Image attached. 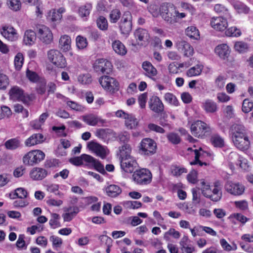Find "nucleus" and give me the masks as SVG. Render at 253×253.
<instances>
[{
    "label": "nucleus",
    "instance_id": "c756f323",
    "mask_svg": "<svg viewBox=\"0 0 253 253\" xmlns=\"http://www.w3.org/2000/svg\"><path fill=\"white\" fill-rule=\"evenodd\" d=\"M232 137H235L236 135L240 136L247 134V130L245 126L240 124L233 125L231 127Z\"/></svg>",
    "mask_w": 253,
    "mask_h": 253
},
{
    "label": "nucleus",
    "instance_id": "e2e57ef3",
    "mask_svg": "<svg viewBox=\"0 0 253 253\" xmlns=\"http://www.w3.org/2000/svg\"><path fill=\"white\" fill-rule=\"evenodd\" d=\"M76 42L77 46L79 49L85 48L87 44L86 39L80 36L77 37Z\"/></svg>",
    "mask_w": 253,
    "mask_h": 253
},
{
    "label": "nucleus",
    "instance_id": "a19ab883",
    "mask_svg": "<svg viewBox=\"0 0 253 253\" xmlns=\"http://www.w3.org/2000/svg\"><path fill=\"white\" fill-rule=\"evenodd\" d=\"M59 161L56 159L47 160L44 164V168L46 169H54L59 167Z\"/></svg>",
    "mask_w": 253,
    "mask_h": 253
},
{
    "label": "nucleus",
    "instance_id": "cd10ccee",
    "mask_svg": "<svg viewBox=\"0 0 253 253\" xmlns=\"http://www.w3.org/2000/svg\"><path fill=\"white\" fill-rule=\"evenodd\" d=\"M66 213L63 214L62 217L65 221H71L79 212V209L77 207H71L68 208Z\"/></svg>",
    "mask_w": 253,
    "mask_h": 253
},
{
    "label": "nucleus",
    "instance_id": "f704fd0d",
    "mask_svg": "<svg viewBox=\"0 0 253 253\" xmlns=\"http://www.w3.org/2000/svg\"><path fill=\"white\" fill-rule=\"evenodd\" d=\"M4 145L7 149L15 150L20 146V141L17 138H12L7 140Z\"/></svg>",
    "mask_w": 253,
    "mask_h": 253
},
{
    "label": "nucleus",
    "instance_id": "e433bc0d",
    "mask_svg": "<svg viewBox=\"0 0 253 253\" xmlns=\"http://www.w3.org/2000/svg\"><path fill=\"white\" fill-rule=\"evenodd\" d=\"M109 17L111 23H116L121 17V12L119 9H114L110 11Z\"/></svg>",
    "mask_w": 253,
    "mask_h": 253
},
{
    "label": "nucleus",
    "instance_id": "2f4dec72",
    "mask_svg": "<svg viewBox=\"0 0 253 253\" xmlns=\"http://www.w3.org/2000/svg\"><path fill=\"white\" fill-rule=\"evenodd\" d=\"M134 35L136 40L139 41L147 42L149 39L148 31L144 29L139 28L135 30Z\"/></svg>",
    "mask_w": 253,
    "mask_h": 253
},
{
    "label": "nucleus",
    "instance_id": "864d4df0",
    "mask_svg": "<svg viewBox=\"0 0 253 253\" xmlns=\"http://www.w3.org/2000/svg\"><path fill=\"white\" fill-rule=\"evenodd\" d=\"M59 215L56 213H51V218L49 220V224L53 228L60 226V223L58 221Z\"/></svg>",
    "mask_w": 253,
    "mask_h": 253
},
{
    "label": "nucleus",
    "instance_id": "1a4fd4ad",
    "mask_svg": "<svg viewBox=\"0 0 253 253\" xmlns=\"http://www.w3.org/2000/svg\"><path fill=\"white\" fill-rule=\"evenodd\" d=\"M47 56L48 59L57 67L63 68L66 66L65 58L58 50H50L47 53Z\"/></svg>",
    "mask_w": 253,
    "mask_h": 253
},
{
    "label": "nucleus",
    "instance_id": "5701e85b",
    "mask_svg": "<svg viewBox=\"0 0 253 253\" xmlns=\"http://www.w3.org/2000/svg\"><path fill=\"white\" fill-rule=\"evenodd\" d=\"M44 141L43 136L41 133H35L27 139L25 142L26 146H32Z\"/></svg>",
    "mask_w": 253,
    "mask_h": 253
},
{
    "label": "nucleus",
    "instance_id": "58836bf2",
    "mask_svg": "<svg viewBox=\"0 0 253 253\" xmlns=\"http://www.w3.org/2000/svg\"><path fill=\"white\" fill-rule=\"evenodd\" d=\"M212 144L216 147L221 148L224 145L223 139L218 134H214L211 137Z\"/></svg>",
    "mask_w": 253,
    "mask_h": 253
},
{
    "label": "nucleus",
    "instance_id": "9d476101",
    "mask_svg": "<svg viewBox=\"0 0 253 253\" xmlns=\"http://www.w3.org/2000/svg\"><path fill=\"white\" fill-rule=\"evenodd\" d=\"M99 82L102 86L112 93L118 91L119 89V83L113 78L107 76H102Z\"/></svg>",
    "mask_w": 253,
    "mask_h": 253
},
{
    "label": "nucleus",
    "instance_id": "ea45409f",
    "mask_svg": "<svg viewBox=\"0 0 253 253\" xmlns=\"http://www.w3.org/2000/svg\"><path fill=\"white\" fill-rule=\"evenodd\" d=\"M204 107L207 112L214 113L217 110L216 104L211 100H207L204 104Z\"/></svg>",
    "mask_w": 253,
    "mask_h": 253
},
{
    "label": "nucleus",
    "instance_id": "6e6d98bb",
    "mask_svg": "<svg viewBox=\"0 0 253 253\" xmlns=\"http://www.w3.org/2000/svg\"><path fill=\"white\" fill-rule=\"evenodd\" d=\"M253 108V102L250 101L248 99H245L242 104V111L247 113L250 112Z\"/></svg>",
    "mask_w": 253,
    "mask_h": 253
},
{
    "label": "nucleus",
    "instance_id": "dca6fc26",
    "mask_svg": "<svg viewBox=\"0 0 253 253\" xmlns=\"http://www.w3.org/2000/svg\"><path fill=\"white\" fill-rule=\"evenodd\" d=\"M211 27L219 31H224L227 27V22L226 18L223 17H213L211 20Z\"/></svg>",
    "mask_w": 253,
    "mask_h": 253
},
{
    "label": "nucleus",
    "instance_id": "7ed1b4c3",
    "mask_svg": "<svg viewBox=\"0 0 253 253\" xmlns=\"http://www.w3.org/2000/svg\"><path fill=\"white\" fill-rule=\"evenodd\" d=\"M9 94L11 99L14 101H21L25 104L28 103L34 98L33 94H27L18 86H13L9 90Z\"/></svg>",
    "mask_w": 253,
    "mask_h": 253
},
{
    "label": "nucleus",
    "instance_id": "4be33fe9",
    "mask_svg": "<svg viewBox=\"0 0 253 253\" xmlns=\"http://www.w3.org/2000/svg\"><path fill=\"white\" fill-rule=\"evenodd\" d=\"M81 118L85 123L91 126H96L99 122L101 123L105 122L104 120L99 119L97 116L92 114L82 116Z\"/></svg>",
    "mask_w": 253,
    "mask_h": 253
},
{
    "label": "nucleus",
    "instance_id": "b1692460",
    "mask_svg": "<svg viewBox=\"0 0 253 253\" xmlns=\"http://www.w3.org/2000/svg\"><path fill=\"white\" fill-rule=\"evenodd\" d=\"M142 68L145 71V75L154 80L153 77L157 74V69L153 66V65L148 61H144L142 65Z\"/></svg>",
    "mask_w": 253,
    "mask_h": 253
},
{
    "label": "nucleus",
    "instance_id": "052dcab7",
    "mask_svg": "<svg viewBox=\"0 0 253 253\" xmlns=\"http://www.w3.org/2000/svg\"><path fill=\"white\" fill-rule=\"evenodd\" d=\"M195 153V160L194 161L191 162L190 164L191 165H195L197 164H199L200 166H202L203 165L207 166V164L205 162H202L200 160L199 158L201 155L200 153L199 150L195 149L194 150Z\"/></svg>",
    "mask_w": 253,
    "mask_h": 253
},
{
    "label": "nucleus",
    "instance_id": "20e7f679",
    "mask_svg": "<svg viewBox=\"0 0 253 253\" xmlns=\"http://www.w3.org/2000/svg\"><path fill=\"white\" fill-rule=\"evenodd\" d=\"M44 153L40 150H35L27 153L23 158V163L25 165L34 166L38 164L44 159Z\"/></svg>",
    "mask_w": 253,
    "mask_h": 253
},
{
    "label": "nucleus",
    "instance_id": "ddd939ff",
    "mask_svg": "<svg viewBox=\"0 0 253 253\" xmlns=\"http://www.w3.org/2000/svg\"><path fill=\"white\" fill-rule=\"evenodd\" d=\"M1 35L8 41L14 42L18 39L16 30L11 26H3L1 30Z\"/></svg>",
    "mask_w": 253,
    "mask_h": 253
},
{
    "label": "nucleus",
    "instance_id": "0e129e2a",
    "mask_svg": "<svg viewBox=\"0 0 253 253\" xmlns=\"http://www.w3.org/2000/svg\"><path fill=\"white\" fill-rule=\"evenodd\" d=\"M8 84V78L4 74H0V89L4 90L6 89Z\"/></svg>",
    "mask_w": 253,
    "mask_h": 253
},
{
    "label": "nucleus",
    "instance_id": "a878e982",
    "mask_svg": "<svg viewBox=\"0 0 253 253\" xmlns=\"http://www.w3.org/2000/svg\"><path fill=\"white\" fill-rule=\"evenodd\" d=\"M91 160H93L92 156L87 154H82L79 157L71 159L70 162L74 165L79 166L83 164V161L89 163Z\"/></svg>",
    "mask_w": 253,
    "mask_h": 253
},
{
    "label": "nucleus",
    "instance_id": "f257e3e1",
    "mask_svg": "<svg viewBox=\"0 0 253 253\" xmlns=\"http://www.w3.org/2000/svg\"><path fill=\"white\" fill-rule=\"evenodd\" d=\"M131 148L129 144H125L120 148L121 167L126 172H134L137 167L135 159L130 156Z\"/></svg>",
    "mask_w": 253,
    "mask_h": 253
},
{
    "label": "nucleus",
    "instance_id": "a18cd8bd",
    "mask_svg": "<svg viewBox=\"0 0 253 253\" xmlns=\"http://www.w3.org/2000/svg\"><path fill=\"white\" fill-rule=\"evenodd\" d=\"M7 4L10 9L15 11L20 10L21 5L19 0H7Z\"/></svg>",
    "mask_w": 253,
    "mask_h": 253
},
{
    "label": "nucleus",
    "instance_id": "338daca9",
    "mask_svg": "<svg viewBox=\"0 0 253 253\" xmlns=\"http://www.w3.org/2000/svg\"><path fill=\"white\" fill-rule=\"evenodd\" d=\"M110 130L108 128L97 129L95 132V135L100 138H105L109 133Z\"/></svg>",
    "mask_w": 253,
    "mask_h": 253
},
{
    "label": "nucleus",
    "instance_id": "393cba45",
    "mask_svg": "<svg viewBox=\"0 0 253 253\" xmlns=\"http://www.w3.org/2000/svg\"><path fill=\"white\" fill-rule=\"evenodd\" d=\"M222 186L219 181H216L214 183V188L213 189L212 196H211V201L213 202L219 201L222 197Z\"/></svg>",
    "mask_w": 253,
    "mask_h": 253
},
{
    "label": "nucleus",
    "instance_id": "37998d69",
    "mask_svg": "<svg viewBox=\"0 0 253 253\" xmlns=\"http://www.w3.org/2000/svg\"><path fill=\"white\" fill-rule=\"evenodd\" d=\"M235 49L240 53H244L246 52L249 48L248 44L244 42H237L234 44Z\"/></svg>",
    "mask_w": 253,
    "mask_h": 253
},
{
    "label": "nucleus",
    "instance_id": "0eeeda50",
    "mask_svg": "<svg viewBox=\"0 0 253 253\" xmlns=\"http://www.w3.org/2000/svg\"><path fill=\"white\" fill-rule=\"evenodd\" d=\"M133 180L137 184L145 185L151 181L152 174L150 170L146 169H136L132 175Z\"/></svg>",
    "mask_w": 253,
    "mask_h": 253
},
{
    "label": "nucleus",
    "instance_id": "f03ea898",
    "mask_svg": "<svg viewBox=\"0 0 253 253\" xmlns=\"http://www.w3.org/2000/svg\"><path fill=\"white\" fill-rule=\"evenodd\" d=\"M160 14L164 20L169 24L176 23L174 18L176 8L173 4H163L160 8Z\"/></svg>",
    "mask_w": 253,
    "mask_h": 253
},
{
    "label": "nucleus",
    "instance_id": "c85d7f7f",
    "mask_svg": "<svg viewBox=\"0 0 253 253\" xmlns=\"http://www.w3.org/2000/svg\"><path fill=\"white\" fill-rule=\"evenodd\" d=\"M105 191L107 195L112 198L118 196L122 191L121 188L119 186L114 184L107 186L105 189Z\"/></svg>",
    "mask_w": 253,
    "mask_h": 253
},
{
    "label": "nucleus",
    "instance_id": "a211bd4d",
    "mask_svg": "<svg viewBox=\"0 0 253 253\" xmlns=\"http://www.w3.org/2000/svg\"><path fill=\"white\" fill-rule=\"evenodd\" d=\"M49 174L47 169L42 168H33L30 173V177L35 180H42Z\"/></svg>",
    "mask_w": 253,
    "mask_h": 253
},
{
    "label": "nucleus",
    "instance_id": "9b49d317",
    "mask_svg": "<svg viewBox=\"0 0 253 253\" xmlns=\"http://www.w3.org/2000/svg\"><path fill=\"white\" fill-rule=\"evenodd\" d=\"M37 32L40 40L46 44L50 43L53 40V35L49 28L44 25L37 27Z\"/></svg>",
    "mask_w": 253,
    "mask_h": 253
},
{
    "label": "nucleus",
    "instance_id": "603ef678",
    "mask_svg": "<svg viewBox=\"0 0 253 253\" xmlns=\"http://www.w3.org/2000/svg\"><path fill=\"white\" fill-rule=\"evenodd\" d=\"M165 100L168 102L169 104L174 105L178 106V101L176 97L173 94L170 93H167L165 95Z\"/></svg>",
    "mask_w": 253,
    "mask_h": 253
},
{
    "label": "nucleus",
    "instance_id": "13d9d810",
    "mask_svg": "<svg viewBox=\"0 0 253 253\" xmlns=\"http://www.w3.org/2000/svg\"><path fill=\"white\" fill-rule=\"evenodd\" d=\"M26 77L33 83L37 82L40 79L39 75L35 72L31 71L29 69L26 71Z\"/></svg>",
    "mask_w": 253,
    "mask_h": 253
},
{
    "label": "nucleus",
    "instance_id": "c03bdc74",
    "mask_svg": "<svg viewBox=\"0 0 253 253\" xmlns=\"http://www.w3.org/2000/svg\"><path fill=\"white\" fill-rule=\"evenodd\" d=\"M96 24L99 29L105 31L108 29V22L106 18L101 16L96 20Z\"/></svg>",
    "mask_w": 253,
    "mask_h": 253
},
{
    "label": "nucleus",
    "instance_id": "79ce46f5",
    "mask_svg": "<svg viewBox=\"0 0 253 253\" xmlns=\"http://www.w3.org/2000/svg\"><path fill=\"white\" fill-rule=\"evenodd\" d=\"M92 8L91 4L86 3L84 5L81 6L79 9V14L82 17L88 16Z\"/></svg>",
    "mask_w": 253,
    "mask_h": 253
},
{
    "label": "nucleus",
    "instance_id": "aec40b11",
    "mask_svg": "<svg viewBox=\"0 0 253 253\" xmlns=\"http://www.w3.org/2000/svg\"><path fill=\"white\" fill-rule=\"evenodd\" d=\"M87 147L89 150L95 152L97 156L102 158L105 157L106 155L105 150L99 144L92 141L88 143Z\"/></svg>",
    "mask_w": 253,
    "mask_h": 253
},
{
    "label": "nucleus",
    "instance_id": "8fccbe9b",
    "mask_svg": "<svg viewBox=\"0 0 253 253\" xmlns=\"http://www.w3.org/2000/svg\"><path fill=\"white\" fill-rule=\"evenodd\" d=\"M46 190L50 193H54L56 195H58L60 197L63 195V194L58 191L59 185L56 184H50L45 186Z\"/></svg>",
    "mask_w": 253,
    "mask_h": 253
},
{
    "label": "nucleus",
    "instance_id": "3c124183",
    "mask_svg": "<svg viewBox=\"0 0 253 253\" xmlns=\"http://www.w3.org/2000/svg\"><path fill=\"white\" fill-rule=\"evenodd\" d=\"M24 58L21 53L16 54L14 58V65L16 70H19L22 67L23 64Z\"/></svg>",
    "mask_w": 253,
    "mask_h": 253
},
{
    "label": "nucleus",
    "instance_id": "09e8293b",
    "mask_svg": "<svg viewBox=\"0 0 253 253\" xmlns=\"http://www.w3.org/2000/svg\"><path fill=\"white\" fill-rule=\"evenodd\" d=\"M215 11L219 14H224L226 18L230 17V15L228 12V9L225 6L222 4H215L214 7Z\"/></svg>",
    "mask_w": 253,
    "mask_h": 253
},
{
    "label": "nucleus",
    "instance_id": "473e14b6",
    "mask_svg": "<svg viewBox=\"0 0 253 253\" xmlns=\"http://www.w3.org/2000/svg\"><path fill=\"white\" fill-rule=\"evenodd\" d=\"M28 192L23 188H18L14 190L13 194H9V197L12 199H14L16 198L19 199H25L27 197Z\"/></svg>",
    "mask_w": 253,
    "mask_h": 253
},
{
    "label": "nucleus",
    "instance_id": "49530a36",
    "mask_svg": "<svg viewBox=\"0 0 253 253\" xmlns=\"http://www.w3.org/2000/svg\"><path fill=\"white\" fill-rule=\"evenodd\" d=\"M89 164H91L94 168L102 174L106 173L104 166L100 163L99 161L93 157V160L90 161Z\"/></svg>",
    "mask_w": 253,
    "mask_h": 253
},
{
    "label": "nucleus",
    "instance_id": "5fc2aeb1",
    "mask_svg": "<svg viewBox=\"0 0 253 253\" xmlns=\"http://www.w3.org/2000/svg\"><path fill=\"white\" fill-rule=\"evenodd\" d=\"M102 64L103 74H109L112 71V65L111 63L104 59H101Z\"/></svg>",
    "mask_w": 253,
    "mask_h": 253
},
{
    "label": "nucleus",
    "instance_id": "72a5a7b5",
    "mask_svg": "<svg viewBox=\"0 0 253 253\" xmlns=\"http://www.w3.org/2000/svg\"><path fill=\"white\" fill-rule=\"evenodd\" d=\"M114 50L118 54L124 55L126 53L125 45L119 41H115L112 43Z\"/></svg>",
    "mask_w": 253,
    "mask_h": 253
},
{
    "label": "nucleus",
    "instance_id": "2eb2a0df",
    "mask_svg": "<svg viewBox=\"0 0 253 253\" xmlns=\"http://www.w3.org/2000/svg\"><path fill=\"white\" fill-rule=\"evenodd\" d=\"M176 46L178 50L183 53L184 55L190 57L193 55L194 49L190 44L187 42L183 40L178 41L176 42Z\"/></svg>",
    "mask_w": 253,
    "mask_h": 253
},
{
    "label": "nucleus",
    "instance_id": "39448f33",
    "mask_svg": "<svg viewBox=\"0 0 253 253\" xmlns=\"http://www.w3.org/2000/svg\"><path fill=\"white\" fill-rule=\"evenodd\" d=\"M190 128L192 134L199 138H203L208 135L210 131V127L205 123L200 120L193 123Z\"/></svg>",
    "mask_w": 253,
    "mask_h": 253
},
{
    "label": "nucleus",
    "instance_id": "6ab92c4d",
    "mask_svg": "<svg viewBox=\"0 0 253 253\" xmlns=\"http://www.w3.org/2000/svg\"><path fill=\"white\" fill-rule=\"evenodd\" d=\"M225 188L228 192L234 195H241L244 191V188L243 186L233 183L230 181L226 182Z\"/></svg>",
    "mask_w": 253,
    "mask_h": 253
},
{
    "label": "nucleus",
    "instance_id": "6e6552de",
    "mask_svg": "<svg viewBox=\"0 0 253 253\" xmlns=\"http://www.w3.org/2000/svg\"><path fill=\"white\" fill-rule=\"evenodd\" d=\"M132 15L129 11L124 12L119 23V27L123 34H128L132 29Z\"/></svg>",
    "mask_w": 253,
    "mask_h": 253
},
{
    "label": "nucleus",
    "instance_id": "774afa93",
    "mask_svg": "<svg viewBox=\"0 0 253 253\" xmlns=\"http://www.w3.org/2000/svg\"><path fill=\"white\" fill-rule=\"evenodd\" d=\"M169 140L174 144H178L180 141L179 135L175 133H170L167 135Z\"/></svg>",
    "mask_w": 253,
    "mask_h": 253
},
{
    "label": "nucleus",
    "instance_id": "680f3d73",
    "mask_svg": "<svg viewBox=\"0 0 253 253\" xmlns=\"http://www.w3.org/2000/svg\"><path fill=\"white\" fill-rule=\"evenodd\" d=\"M169 235L172 236L174 238L178 239L180 237V233L173 228H170L168 232H166L164 238L166 240H169Z\"/></svg>",
    "mask_w": 253,
    "mask_h": 253
},
{
    "label": "nucleus",
    "instance_id": "f8f14e48",
    "mask_svg": "<svg viewBox=\"0 0 253 253\" xmlns=\"http://www.w3.org/2000/svg\"><path fill=\"white\" fill-rule=\"evenodd\" d=\"M116 115L118 117L125 119V125L128 129L135 128L138 125V120L132 114H127L122 110H119L116 112Z\"/></svg>",
    "mask_w": 253,
    "mask_h": 253
},
{
    "label": "nucleus",
    "instance_id": "bb28decb",
    "mask_svg": "<svg viewBox=\"0 0 253 253\" xmlns=\"http://www.w3.org/2000/svg\"><path fill=\"white\" fill-rule=\"evenodd\" d=\"M71 39L67 35L61 37L59 41V48L64 52L69 51L71 48Z\"/></svg>",
    "mask_w": 253,
    "mask_h": 253
},
{
    "label": "nucleus",
    "instance_id": "412c9836",
    "mask_svg": "<svg viewBox=\"0 0 253 253\" xmlns=\"http://www.w3.org/2000/svg\"><path fill=\"white\" fill-rule=\"evenodd\" d=\"M215 52L218 56L223 59H227L230 55V50L226 44H221L215 48Z\"/></svg>",
    "mask_w": 253,
    "mask_h": 253
},
{
    "label": "nucleus",
    "instance_id": "4468645a",
    "mask_svg": "<svg viewBox=\"0 0 253 253\" xmlns=\"http://www.w3.org/2000/svg\"><path fill=\"white\" fill-rule=\"evenodd\" d=\"M234 145L240 150L247 149L250 144L247 135H243L232 137Z\"/></svg>",
    "mask_w": 253,
    "mask_h": 253
},
{
    "label": "nucleus",
    "instance_id": "de8ad7c7",
    "mask_svg": "<svg viewBox=\"0 0 253 253\" xmlns=\"http://www.w3.org/2000/svg\"><path fill=\"white\" fill-rule=\"evenodd\" d=\"M225 35L228 37H239L241 35V31L236 27H232L225 31Z\"/></svg>",
    "mask_w": 253,
    "mask_h": 253
},
{
    "label": "nucleus",
    "instance_id": "69168bd1",
    "mask_svg": "<svg viewBox=\"0 0 253 253\" xmlns=\"http://www.w3.org/2000/svg\"><path fill=\"white\" fill-rule=\"evenodd\" d=\"M49 240L52 243L53 247L56 248L60 247L63 243L61 238L54 235L50 237Z\"/></svg>",
    "mask_w": 253,
    "mask_h": 253
},
{
    "label": "nucleus",
    "instance_id": "c9c22d12",
    "mask_svg": "<svg viewBox=\"0 0 253 253\" xmlns=\"http://www.w3.org/2000/svg\"><path fill=\"white\" fill-rule=\"evenodd\" d=\"M185 33L191 39H198L200 37L198 30L194 26L188 27L185 30Z\"/></svg>",
    "mask_w": 253,
    "mask_h": 253
},
{
    "label": "nucleus",
    "instance_id": "4c0bfd02",
    "mask_svg": "<svg viewBox=\"0 0 253 253\" xmlns=\"http://www.w3.org/2000/svg\"><path fill=\"white\" fill-rule=\"evenodd\" d=\"M203 69V65L197 64L195 66L191 68L187 71V75L188 77L199 75L201 73Z\"/></svg>",
    "mask_w": 253,
    "mask_h": 253
},
{
    "label": "nucleus",
    "instance_id": "f3484780",
    "mask_svg": "<svg viewBox=\"0 0 253 253\" xmlns=\"http://www.w3.org/2000/svg\"><path fill=\"white\" fill-rule=\"evenodd\" d=\"M149 106L150 109L156 113H160L164 111V106L158 96H152L150 98Z\"/></svg>",
    "mask_w": 253,
    "mask_h": 253
},
{
    "label": "nucleus",
    "instance_id": "7c9ffc66",
    "mask_svg": "<svg viewBox=\"0 0 253 253\" xmlns=\"http://www.w3.org/2000/svg\"><path fill=\"white\" fill-rule=\"evenodd\" d=\"M36 40V33L32 30L25 31L23 41L26 45H31L34 44Z\"/></svg>",
    "mask_w": 253,
    "mask_h": 253
},
{
    "label": "nucleus",
    "instance_id": "423d86ee",
    "mask_svg": "<svg viewBox=\"0 0 253 253\" xmlns=\"http://www.w3.org/2000/svg\"><path fill=\"white\" fill-rule=\"evenodd\" d=\"M139 148L141 154L150 156L156 153L157 145L152 139L146 138L142 140Z\"/></svg>",
    "mask_w": 253,
    "mask_h": 253
},
{
    "label": "nucleus",
    "instance_id": "bf43d9fd",
    "mask_svg": "<svg viewBox=\"0 0 253 253\" xmlns=\"http://www.w3.org/2000/svg\"><path fill=\"white\" fill-rule=\"evenodd\" d=\"M62 18V15L59 12H56L55 9L51 10L48 15V18L53 22L59 20Z\"/></svg>",
    "mask_w": 253,
    "mask_h": 253
},
{
    "label": "nucleus",
    "instance_id": "4d7b16f0",
    "mask_svg": "<svg viewBox=\"0 0 253 253\" xmlns=\"http://www.w3.org/2000/svg\"><path fill=\"white\" fill-rule=\"evenodd\" d=\"M171 173L174 176H180L183 173L187 172V170L184 168H180L176 166H173L171 168Z\"/></svg>",
    "mask_w": 253,
    "mask_h": 253
}]
</instances>
